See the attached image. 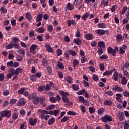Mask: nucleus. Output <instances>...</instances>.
<instances>
[{
	"mask_svg": "<svg viewBox=\"0 0 129 129\" xmlns=\"http://www.w3.org/2000/svg\"><path fill=\"white\" fill-rule=\"evenodd\" d=\"M74 42L76 45H78V46H79V45H81V44L82 43L81 40L79 39V38L74 39Z\"/></svg>",
	"mask_w": 129,
	"mask_h": 129,
	"instance_id": "bb28decb",
	"label": "nucleus"
},
{
	"mask_svg": "<svg viewBox=\"0 0 129 129\" xmlns=\"http://www.w3.org/2000/svg\"><path fill=\"white\" fill-rule=\"evenodd\" d=\"M113 71L114 72L113 79L115 81H117V80H118V73L117 72V70L116 69H113Z\"/></svg>",
	"mask_w": 129,
	"mask_h": 129,
	"instance_id": "0eeeda50",
	"label": "nucleus"
},
{
	"mask_svg": "<svg viewBox=\"0 0 129 129\" xmlns=\"http://www.w3.org/2000/svg\"><path fill=\"white\" fill-rule=\"evenodd\" d=\"M37 45L36 44H33L31 45L30 51V53H32V54H36V50L37 49Z\"/></svg>",
	"mask_w": 129,
	"mask_h": 129,
	"instance_id": "1a4fd4ad",
	"label": "nucleus"
},
{
	"mask_svg": "<svg viewBox=\"0 0 129 129\" xmlns=\"http://www.w3.org/2000/svg\"><path fill=\"white\" fill-rule=\"evenodd\" d=\"M60 95H62L61 99L64 103H67V105L72 106L73 105V102L69 100V98L67 96H69V93L68 92H65L63 91H59Z\"/></svg>",
	"mask_w": 129,
	"mask_h": 129,
	"instance_id": "f257e3e1",
	"label": "nucleus"
},
{
	"mask_svg": "<svg viewBox=\"0 0 129 129\" xmlns=\"http://www.w3.org/2000/svg\"><path fill=\"white\" fill-rule=\"evenodd\" d=\"M123 95H124L125 97H129V92L124 91L123 92Z\"/></svg>",
	"mask_w": 129,
	"mask_h": 129,
	"instance_id": "774afa93",
	"label": "nucleus"
},
{
	"mask_svg": "<svg viewBox=\"0 0 129 129\" xmlns=\"http://www.w3.org/2000/svg\"><path fill=\"white\" fill-rule=\"evenodd\" d=\"M10 94V91H9V90H4L2 93L3 95H4V96H7L9 95Z\"/></svg>",
	"mask_w": 129,
	"mask_h": 129,
	"instance_id": "37998d69",
	"label": "nucleus"
},
{
	"mask_svg": "<svg viewBox=\"0 0 129 129\" xmlns=\"http://www.w3.org/2000/svg\"><path fill=\"white\" fill-rule=\"evenodd\" d=\"M106 31H105L104 30L102 29H98L97 30V34L99 36H102L105 34Z\"/></svg>",
	"mask_w": 129,
	"mask_h": 129,
	"instance_id": "2eb2a0df",
	"label": "nucleus"
},
{
	"mask_svg": "<svg viewBox=\"0 0 129 129\" xmlns=\"http://www.w3.org/2000/svg\"><path fill=\"white\" fill-rule=\"evenodd\" d=\"M72 88L73 90L75 91H78V90H79V86L75 84L72 85Z\"/></svg>",
	"mask_w": 129,
	"mask_h": 129,
	"instance_id": "6ab92c4d",
	"label": "nucleus"
},
{
	"mask_svg": "<svg viewBox=\"0 0 129 129\" xmlns=\"http://www.w3.org/2000/svg\"><path fill=\"white\" fill-rule=\"evenodd\" d=\"M23 71V69L21 68H18L15 71H14V69H13V74H16V75H19L20 74V72H22Z\"/></svg>",
	"mask_w": 129,
	"mask_h": 129,
	"instance_id": "9b49d317",
	"label": "nucleus"
},
{
	"mask_svg": "<svg viewBox=\"0 0 129 129\" xmlns=\"http://www.w3.org/2000/svg\"><path fill=\"white\" fill-rule=\"evenodd\" d=\"M128 67H129V62L127 61L125 63L124 65L121 66V70H124L125 68H126V69H127Z\"/></svg>",
	"mask_w": 129,
	"mask_h": 129,
	"instance_id": "393cba45",
	"label": "nucleus"
},
{
	"mask_svg": "<svg viewBox=\"0 0 129 129\" xmlns=\"http://www.w3.org/2000/svg\"><path fill=\"white\" fill-rule=\"evenodd\" d=\"M83 0H74L73 2V4L75 7H77V6H79L81 3H82Z\"/></svg>",
	"mask_w": 129,
	"mask_h": 129,
	"instance_id": "4be33fe9",
	"label": "nucleus"
},
{
	"mask_svg": "<svg viewBox=\"0 0 129 129\" xmlns=\"http://www.w3.org/2000/svg\"><path fill=\"white\" fill-rule=\"evenodd\" d=\"M9 70L10 73L7 74L6 77L7 79H10V78H12L13 76H14V75H15L13 72V68H10Z\"/></svg>",
	"mask_w": 129,
	"mask_h": 129,
	"instance_id": "ddd939ff",
	"label": "nucleus"
},
{
	"mask_svg": "<svg viewBox=\"0 0 129 129\" xmlns=\"http://www.w3.org/2000/svg\"><path fill=\"white\" fill-rule=\"evenodd\" d=\"M113 102L111 101V100H106L104 102V105H106L107 106H110L112 105Z\"/></svg>",
	"mask_w": 129,
	"mask_h": 129,
	"instance_id": "f3484780",
	"label": "nucleus"
},
{
	"mask_svg": "<svg viewBox=\"0 0 129 129\" xmlns=\"http://www.w3.org/2000/svg\"><path fill=\"white\" fill-rule=\"evenodd\" d=\"M124 75L126 76L127 78L129 77V73L128 72H127V70H124L123 71Z\"/></svg>",
	"mask_w": 129,
	"mask_h": 129,
	"instance_id": "338daca9",
	"label": "nucleus"
},
{
	"mask_svg": "<svg viewBox=\"0 0 129 129\" xmlns=\"http://www.w3.org/2000/svg\"><path fill=\"white\" fill-rule=\"evenodd\" d=\"M69 53L70 54V55L73 56V57H74V56H76V55H77V53H76V52L73 50H69Z\"/></svg>",
	"mask_w": 129,
	"mask_h": 129,
	"instance_id": "e433bc0d",
	"label": "nucleus"
},
{
	"mask_svg": "<svg viewBox=\"0 0 129 129\" xmlns=\"http://www.w3.org/2000/svg\"><path fill=\"white\" fill-rule=\"evenodd\" d=\"M18 115H19V114L17 112H15L13 113L12 115V119H14V120H16V119L18 118Z\"/></svg>",
	"mask_w": 129,
	"mask_h": 129,
	"instance_id": "4c0bfd02",
	"label": "nucleus"
},
{
	"mask_svg": "<svg viewBox=\"0 0 129 129\" xmlns=\"http://www.w3.org/2000/svg\"><path fill=\"white\" fill-rule=\"evenodd\" d=\"M68 120H69V118H68V117L64 116L61 120V122H66V121H68Z\"/></svg>",
	"mask_w": 129,
	"mask_h": 129,
	"instance_id": "0e129e2a",
	"label": "nucleus"
},
{
	"mask_svg": "<svg viewBox=\"0 0 129 129\" xmlns=\"http://www.w3.org/2000/svg\"><path fill=\"white\" fill-rule=\"evenodd\" d=\"M78 95H82L84 93H85V89H83L82 90H80L77 92Z\"/></svg>",
	"mask_w": 129,
	"mask_h": 129,
	"instance_id": "603ef678",
	"label": "nucleus"
},
{
	"mask_svg": "<svg viewBox=\"0 0 129 129\" xmlns=\"http://www.w3.org/2000/svg\"><path fill=\"white\" fill-rule=\"evenodd\" d=\"M64 79L68 83H70V84L73 83V79H72L71 77H67Z\"/></svg>",
	"mask_w": 129,
	"mask_h": 129,
	"instance_id": "b1692460",
	"label": "nucleus"
},
{
	"mask_svg": "<svg viewBox=\"0 0 129 129\" xmlns=\"http://www.w3.org/2000/svg\"><path fill=\"white\" fill-rule=\"evenodd\" d=\"M66 8L68 10H69V11H72V10H73L74 7L73 5L71 4V3L69 2L66 5Z\"/></svg>",
	"mask_w": 129,
	"mask_h": 129,
	"instance_id": "aec40b11",
	"label": "nucleus"
},
{
	"mask_svg": "<svg viewBox=\"0 0 129 129\" xmlns=\"http://www.w3.org/2000/svg\"><path fill=\"white\" fill-rule=\"evenodd\" d=\"M28 35L31 38H33V37H34V36H35V30L30 31L28 34Z\"/></svg>",
	"mask_w": 129,
	"mask_h": 129,
	"instance_id": "49530a36",
	"label": "nucleus"
},
{
	"mask_svg": "<svg viewBox=\"0 0 129 129\" xmlns=\"http://www.w3.org/2000/svg\"><path fill=\"white\" fill-rule=\"evenodd\" d=\"M113 69L110 71L107 70L103 73V75L105 76H106L107 75H110V74H112V72H113Z\"/></svg>",
	"mask_w": 129,
	"mask_h": 129,
	"instance_id": "c85d7f7f",
	"label": "nucleus"
},
{
	"mask_svg": "<svg viewBox=\"0 0 129 129\" xmlns=\"http://www.w3.org/2000/svg\"><path fill=\"white\" fill-rule=\"evenodd\" d=\"M89 70L91 71L92 72H95V68L93 67V66H90L88 67Z\"/></svg>",
	"mask_w": 129,
	"mask_h": 129,
	"instance_id": "e2e57ef3",
	"label": "nucleus"
},
{
	"mask_svg": "<svg viewBox=\"0 0 129 129\" xmlns=\"http://www.w3.org/2000/svg\"><path fill=\"white\" fill-rule=\"evenodd\" d=\"M98 27L101 29H104L106 28V25H105V24L104 23H99L98 25Z\"/></svg>",
	"mask_w": 129,
	"mask_h": 129,
	"instance_id": "a19ab883",
	"label": "nucleus"
},
{
	"mask_svg": "<svg viewBox=\"0 0 129 129\" xmlns=\"http://www.w3.org/2000/svg\"><path fill=\"white\" fill-rule=\"evenodd\" d=\"M45 90V86H41L38 88V91L40 92H43V91Z\"/></svg>",
	"mask_w": 129,
	"mask_h": 129,
	"instance_id": "13d9d810",
	"label": "nucleus"
},
{
	"mask_svg": "<svg viewBox=\"0 0 129 129\" xmlns=\"http://www.w3.org/2000/svg\"><path fill=\"white\" fill-rule=\"evenodd\" d=\"M43 18V14H39L37 16L36 21L37 22H41L42 21V19Z\"/></svg>",
	"mask_w": 129,
	"mask_h": 129,
	"instance_id": "7c9ffc66",
	"label": "nucleus"
},
{
	"mask_svg": "<svg viewBox=\"0 0 129 129\" xmlns=\"http://www.w3.org/2000/svg\"><path fill=\"white\" fill-rule=\"evenodd\" d=\"M86 39L88 41L93 40V35L90 33H88L85 36Z\"/></svg>",
	"mask_w": 129,
	"mask_h": 129,
	"instance_id": "dca6fc26",
	"label": "nucleus"
},
{
	"mask_svg": "<svg viewBox=\"0 0 129 129\" xmlns=\"http://www.w3.org/2000/svg\"><path fill=\"white\" fill-rule=\"evenodd\" d=\"M58 113H59V110L48 111V114H51V115H54L55 116H57Z\"/></svg>",
	"mask_w": 129,
	"mask_h": 129,
	"instance_id": "4468645a",
	"label": "nucleus"
},
{
	"mask_svg": "<svg viewBox=\"0 0 129 129\" xmlns=\"http://www.w3.org/2000/svg\"><path fill=\"white\" fill-rule=\"evenodd\" d=\"M12 40L16 44L19 42V39L17 37H14L12 38Z\"/></svg>",
	"mask_w": 129,
	"mask_h": 129,
	"instance_id": "69168bd1",
	"label": "nucleus"
},
{
	"mask_svg": "<svg viewBox=\"0 0 129 129\" xmlns=\"http://www.w3.org/2000/svg\"><path fill=\"white\" fill-rule=\"evenodd\" d=\"M50 100L52 103H56V102H57V98L55 97H51L50 98Z\"/></svg>",
	"mask_w": 129,
	"mask_h": 129,
	"instance_id": "c9c22d12",
	"label": "nucleus"
},
{
	"mask_svg": "<svg viewBox=\"0 0 129 129\" xmlns=\"http://www.w3.org/2000/svg\"><path fill=\"white\" fill-rule=\"evenodd\" d=\"M57 65L58 67L61 69H64V65H63V63H62V62L58 61L57 62Z\"/></svg>",
	"mask_w": 129,
	"mask_h": 129,
	"instance_id": "680f3d73",
	"label": "nucleus"
},
{
	"mask_svg": "<svg viewBox=\"0 0 129 129\" xmlns=\"http://www.w3.org/2000/svg\"><path fill=\"white\" fill-rule=\"evenodd\" d=\"M44 32L45 29L44 28V27H39L37 30V33H38L39 34H43Z\"/></svg>",
	"mask_w": 129,
	"mask_h": 129,
	"instance_id": "a878e982",
	"label": "nucleus"
},
{
	"mask_svg": "<svg viewBox=\"0 0 129 129\" xmlns=\"http://www.w3.org/2000/svg\"><path fill=\"white\" fill-rule=\"evenodd\" d=\"M105 111L104 108H101L98 110V114H103V113Z\"/></svg>",
	"mask_w": 129,
	"mask_h": 129,
	"instance_id": "a18cd8bd",
	"label": "nucleus"
},
{
	"mask_svg": "<svg viewBox=\"0 0 129 129\" xmlns=\"http://www.w3.org/2000/svg\"><path fill=\"white\" fill-rule=\"evenodd\" d=\"M2 117H7V118H10L11 115H12V112L11 110H5L1 112Z\"/></svg>",
	"mask_w": 129,
	"mask_h": 129,
	"instance_id": "7ed1b4c3",
	"label": "nucleus"
},
{
	"mask_svg": "<svg viewBox=\"0 0 129 129\" xmlns=\"http://www.w3.org/2000/svg\"><path fill=\"white\" fill-rule=\"evenodd\" d=\"M108 0H107L106 1L105 0H102L101 4L103 5L104 7H107V6H108Z\"/></svg>",
	"mask_w": 129,
	"mask_h": 129,
	"instance_id": "79ce46f5",
	"label": "nucleus"
},
{
	"mask_svg": "<svg viewBox=\"0 0 129 129\" xmlns=\"http://www.w3.org/2000/svg\"><path fill=\"white\" fill-rule=\"evenodd\" d=\"M128 121H125L124 122V129H129Z\"/></svg>",
	"mask_w": 129,
	"mask_h": 129,
	"instance_id": "4d7b16f0",
	"label": "nucleus"
},
{
	"mask_svg": "<svg viewBox=\"0 0 129 129\" xmlns=\"http://www.w3.org/2000/svg\"><path fill=\"white\" fill-rule=\"evenodd\" d=\"M116 39L117 43H120V41L122 40V35L119 34L117 35Z\"/></svg>",
	"mask_w": 129,
	"mask_h": 129,
	"instance_id": "5701e85b",
	"label": "nucleus"
},
{
	"mask_svg": "<svg viewBox=\"0 0 129 129\" xmlns=\"http://www.w3.org/2000/svg\"><path fill=\"white\" fill-rule=\"evenodd\" d=\"M25 104H26V101H25V99L21 98L18 102L17 105L18 106H24Z\"/></svg>",
	"mask_w": 129,
	"mask_h": 129,
	"instance_id": "9d476101",
	"label": "nucleus"
},
{
	"mask_svg": "<svg viewBox=\"0 0 129 129\" xmlns=\"http://www.w3.org/2000/svg\"><path fill=\"white\" fill-rule=\"evenodd\" d=\"M55 109L54 105H51L49 106H48L45 108V109H46V110H51V109Z\"/></svg>",
	"mask_w": 129,
	"mask_h": 129,
	"instance_id": "09e8293b",
	"label": "nucleus"
},
{
	"mask_svg": "<svg viewBox=\"0 0 129 129\" xmlns=\"http://www.w3.org/2000/svg\"><path fill=\"white\" fill-rule=\"evenodd\" d=\"M118 51V47L116 46L115 49H113L111 47H109L107 49L108 54H111L113 57L116 56V52Z\"/></svg>",
	"mask_w": 129,
	"mask_h": 129,
	"instance_id": "f03ea898",
	"label": "nucleus"
},
{
	"mask_svg": "<svg viewBox=\"0 0 129 129\" xmlns=\"http://www.w3.org/2000/svg\"><path fill=\"white\" fill-rule=\"evenodd\" d=\"M67 115H68L75 116V115H76V113L75 112H73V111H69L67 112Z\"/></svg>",
	"mask_w": 129,
	"mask_h": 129,
	"instance_id": "5fc2aeb1",
	"label": "nucleus"
},
{
	"mask_svg": "<svg viewBox=\"0 0 129 129\" xmlns=\"http://www.w3.org/2000/svg\"><path fill=\"white\" fill-rule=\"evenodd\" d=\"M18 54H22V56H25V50L23 49H20L18 51Z\"/></svg>",
	"mask_w": 129,
	"mask_h": 129,
	"instance_id": "6e6d98bb",
	"label": "nucleus"
},
{
	"mask_svg": "<svg viewBox=\"0 0 129 129\" xmlns=\"http://www.w3.org/2000/svg\"><path fill=\"white\" fill-rule=\"evenodd\" d=\"M40 102V98L38 97H36L33 100V103L34 104H38Z\"/></svg>",
	"mask_w": 129,
	"mask_h": 129,
	"instance_id": "c756f323",
	"label": "nucleus"
},
{
	"mask_svg": "<svg viewBox=\"0 0 129 129\" xmlns=\"http://www.w3.org/2000/svg\"><path fill=\"white\" fill-rule=\"evenodd\" d=\"M89 16V12H87L85 13V14H84L83 15V16L81 17V19L83 20V21H85V20H86V19H87V18H88Z\"/></svg>",
	"mask_w": 129,
	"mask_h": 129,
	"instance_id": "412c9836",
	"label": "nucleus"
},
{
	"mask_svg": "<svg viewBox=\"0 0 129 129\" xmlns=\"http://www.w3.org/2000/svg\"><path fill=\"white\" fill-rule=\"evenodd\" d=\"M97 53L99 56H101V55L103 54V50H102V48H101V47H100L98 49Z\"/></svg>",
	"mask_w": 129,
	"mask_h": 129,
	"instance_id": "c03bdc74",
	"label": "nucleus"
},
{
	"mask_svg": "<svg viewBox=\"0 0 129 129\" xmlns=\"http://www.w3.org/2000/svg\"><path fill=\"white\" fill-rule=\"evenodd\" d=\"M121 83L123 85H126L127 84V80L125 77H123V78L121 79Z\"/></svg>",
	"mask_w": 129,
	"mask_h": 129,
	"instance_id": "473e14b6",
	"label": "nucleus"
},
{
	"mask_svg": "<svg viewBox=\"0 0 129 129\" xmlns=\"http://www.w3.org/2000/svg\"><path fill=\"white\" fill-rule=\"evenodd\" d=\"M113 91H117L118 92H122L124 91L123 88L121 86H118V85H116L114 87L112 88Z\"/></svg>",
	"mask_w": 129,
	"mask_h": 129,
	"instance_id": "39448f33",
	"label": "nucleus"
},
{
	"mask_svg": "<svg viewBox=\"0 0 129 129\" xmlns=\"http://www.w3.org/2000/svg\"><path fill=\"white\" fill-rule=\"evenodd\" d=\"M38 121V119L34 118L33 119V118H30L29 119V123L30 125H32V126H34L37 124V122Z\"/></svg>",
	"mask_w": 129,
	"mask_h": 129,
	"instance_id": "6e6552de",
	"label": "nucleus"
},
{
	"mask_svg": "<svg viewBox=\"0 0 129 129\" xmlns=\"http://www.w3.org/2000/svg\"><path fill=\"white\" fill-rule=\"evenodd\" d=\"M45 47L47 52H49V53H54V49H53V48L49 44H46Z\"/></svg>",
	"mask_w": 129,
	"mask_h": 129,
	"instance_id": "f8f14e48",
	"label": "nucleus"
},
{
	"mask_svg": "<svg viewBox=\"0 0 129 129\" xmlns=\"http://www.w3.org/2000/svg\"><path fill=\"white\" fill-rule=\"evenodd\" d=\"M37 96V94L36 93H33L32 94H30L29 96H28V99L30 100H32L34 97Z\"/></svg>",
	"mask_w": 129,
	"mask_h": 129,
	"instance_id": "72a5a7b5",
	"label": "nucleus"
},
{
	"mask_svg": "<svg viewBox=\"0 0 129 129\" xmlns=\"http://www.w3.org/2000/svg\"><path fill=\"white\" fill-rule=\"evenodd\" d=\"M106 95H108V96H112L113 95V93L112 91H107L105 93Z\"/></svg>",
	"mask_w": 129,
	"mask_h": 129,
	"instance_id": "bf43d9fd",
	"label": "nucleus"
},
{
	"mask_svg": "<svg viewBox=\"0 0 129 129\" xmlns=\"http://www.w3.org/2000/svg\"><path fill=\"white\" fill-rule=\"evenodd\" d=\"M16 60L19 61V62H21V61H23V57L20 55H18L16 56Z\"/></svg>",
	"mask_w": 129,
	"mask_h": 129,
	"instance_id": "8fccbe9b",
	"label": "nucleus"
},
{
	"mask_svg": "<svg viewBox=\"0 0 129 129\" xmlns=\"http://www.w3.org/2000/svg\"><path fill=\"white\" fill-rule=\"evenodd\" d=\"M30 80L31 81H36L37 77H36V75H32L29 77Z\"/></svg>",
	"mask_w": 129,
	"mask_h": 129,
	"instance_id": "2f4dec72",
	"label": "nucleus"
},
{
	"mask_svg": "<svg viewBox=\"0 0 129 129\" xmlns=\"http://www.w3.org/2000/svg\"><path fill=\"white\" fill-rule=\"evenodd\" d=\"M0 12H1V13H3V14H7L8 10L4 8V7H1L0 8Z\"/></svg>",
	"mask_w": 129,
	"mask_h": 129,
	"instance_id": "3c124183",
	"label": "nucleus"
},
{
	"mask_svg": "<svg viewBox=\"0 0 129 129\" xmlns=\"http://www.w3.org/2000/svg\"><path fill=\"white\" fill-rule=\"evenodd\" d=\"M102 121L103 122H110V121H112V117L111 116H109L108 115H105L104 116L102 117Z\"/></svg>",
	"mask_w": 129,
	"mask_h": 129,
	"instance_id": "20e7f679",
	"label": "nucleus"
},
{
	"mask_svg": "<svg viewBox=\"0 0 129 129\" xmlns=\"http://www.w3.org/2000/svg\"><path fill=\"white\" fill-rule=\"evenodd\" d=\"M118 117L120 120H121V121H122V120L124 119V117H123V116H122V113H118Z\"/></svg>",
	"mask_w": 129,
	"mask_h": 129,
	"instance_id": "052dcab7",
	"label": "nucleus"
},
{
	"mask_svg": "<svg viewBox=\"0 0 129 129\" xmlns=\"http://www.w3.org/2000/svg\"><path fill=\"white\" fill-rule=\"evenodd\" d=\"M25 92V88H21L18 91V94H23Z\"/></svg>",
	"mask_w": 129,
	"mask_h": 129,
	"instance_id": "864d4df0",
	"label": "nucleus"
},
{
	"mask_svg": "<svg viewBox=\"0 0 129 129\" xmlns=\"http://www.w3.org/2000/svg\"><path fill=\"white\" fill-rule=\"evenodd\" d=\"M57 56L59 57V56H61L62 54H63V51L60 49H57L56 51Z\"/></svg>",
	"mask_w": 129,
	"mask_h": 129,
	"instance_id": "de8ad7c7",
	"label": "nucleus"
},
{
	"mask_svg": "<svg viewBox=\"0 0 129 129\" xmlns=\"http://www.w3.org/2000/svg\"><path fill=\"white\" fill-rule=\"evenodd\" d=\"M98 46L100 48H105V44L104 42L101 41L98 42Z\"/></svg>",
	"mask_w": 129,
	"mask_h": 129,
	"instance_id": "ea45409f",
	"label": "nucleus"
},
{
	"mask_svg": "<svg viewBox=\"0 0 129 129\" xmlns=\"http://www.w3.org/2000/svg\"><path fill=\"white\" fill-rule=\"evenodd\" d=\"M53 30H54V28L53 27V26L51 25H49L47 26V31L48 32H50V33H52L53 32Z\"/></svg>",
	"mask_w": 129,
	"mask_h": 129,
	"instance_id": "58836bf2",
	"label": "nucleus"
},
{
	"mask_svg": "<svg viewBox=\"0 0 129 129\" xmlns=\"http://www.w3.org/2000/svg\"><path fill=\"white\" fill-rule=\"evenodd\" d=\"M25 17L28 21H32V15L29 12H27L25 14Z\"/></svg>",
	"mask_w": 129,
	"mask_h": 129,
	"instance_id": "a211bd4d",
	"label": "nucleus"
},
{
	"mask_svg": "<svg viewBox=\"0 0 129 129\" xmlns=\"http://www.w3.org/2000/svg\"><path fill=\"white\" fill-rule=\"evenodd\" d=\"M74 68H76V66L79 65V60L78 59H75L73 62Z\"/></svg>",
	"mask_w": 129,
	"mask_h": 129,
	"instance_id": "cd10ccee",
	"label": "nucleus"
},
{
	"mask_svg": "<svg viewBox=\"0 0 129 129\" xmlns=\"http://www.w3.org/2000/svg\"><path fill=\"white\" fill-rule=\"evenodd\" d=\"M38 112H40V113H41L40 114V118L41 119H44V118L46 115L45 114H48V111L46 110H42V109L38 110Z\"/></svg>",
	"mask_w": 129,
	"mask_h": 129,
	"instance_id": "423d86ee",
	"label": "nucleus"
},
{
	"mask_svg": "<svg viewBox=\"0 0 129 129\" xmlns=\"http://www.w3.org/2000/svg\"><path fill=\"white\" fill-rule=\"evenodd\" d=\"M54 122H55V118H51L49 120L48 124H49V125H52V124H54Z\"/></svg>",
	"mask_w": 129,
	"mask_h": 129,
	"instance_id": "f704fd0d",
	"label": "nucleus"
}]
</instances>
